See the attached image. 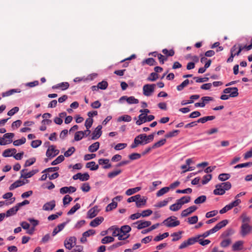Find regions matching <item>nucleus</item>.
Instances as JSON below:
<instances>
[{"label":"nucleus","mask_w":252,"mask_h":252,"mask_svg":"<svg viewBox=\"0 0 252 252\" xmlns=\"http://www.w3.org/2000/svg\"><path fill=\"white\" fill-rule=\"evenodd\" d=\"M165 226L168 227H174L179 225L180 223L177 218L175 216H171L165 219L163 222Z\"/></svg>","instance_id":"1"},{"label":"nucleus","mask_w":252,"mask_h":252,"mask_svg":"<svg viewBox=\"0 0 252 252\" xmlns=\"http://www.w3.org/2000/svg\"><path fill=\"white\" fill-rule=\"evenodd\" d=\"M156 85L146 84L143 87V94L146 96H150L151 94L154 92L155 87Z\"/></svg>","instance_id":"2"},{"label":"nucleus","mask_w":252,"mask_h":252,"mask_svg":"<svg viewBox=\"0 0 252 252\" xmlns=\"http://www.w3.org/2000/svg\"><path fill=\"white\" fill-rule=\"evenodd\" d=\"M59 152V150L55 149V146L51 145L47 149L46 155L49 158H52L58 155Z\"/></svg>","instance_id":"3"},{"label":"nucleus","mask_w":252,"mask_h":252,"mask_svg":"<svg viewBox=\"0 0 252 252\" xmlns=\"http://www.w3.org/2000/svg\"><path fill=\"white\" fill-rule=\"evenodd\" d=\"M223 93L224 94H230V97H236L239 95L238 89L237 87H230L227 88L223 90Z\"/></svg>","instance_id":"4"},{"label":"nucleus","mask_w":252,"mask_h":252,"mask_svg":"<svg viewBox=\"0 0 252 252\" xmlns=\"http://www.w3.org/2000/svg\"><path fill=\"white\" fill-rule=\"evenodd\" d=\"M251 230V226L248 223H244L241 226L240 234L242 237H245L250 233Z\"/></svg>","instance_id":"5"},{"label":"nucleus","mask_w":252,"mask_h":252,"mask_svg":"<svg viewBox=\"0 0 252 252\" xmlns=\"http://www.w3.org/2000/svg\"><path fill=\"white\" fill-rule=\"evenodd\" d=\"M102 128L101 125H98L93 132L92 134L91 139L96 140L98 139L102 134Z\"/></svg>","instance_id":"6"},{"label":"nucleus","mask_w":252,"mask_h":252,"mask_svg":"<svg viewBox=\"0 0 252 252\" xmlns=\"http://www.w3.org/2000/svg\"><path fill=\"white\" fill-rule=\"evenodd\" d=\"M14 136V134L13 133H6L3 135V138H0V145H5L7 144L6 141H4L3 139L4 138H7L9 140L7 141H8V143H10L12 142V138Z\"/></svg>","instance_id":"7"},{"label":"nucleus","mask_w":252,"mask_h":252,"mask_svg":"<svg viewBox=\"0 0 252 252\" xmlns=\"http://www.w3.org/2000/svg\"><path fill=\"white\" fill-rule=\"evenodd\" d=\"M27 169H24L21 171V177H23L25 179L29 178L33 176L36 173L38 172V169L32 170V171L28 172L25 173V171H27Z\"/></svg>","instance_id":"8"},{"label":"nucleus","mask_w":252,"mask_h":252,"mask_svg":"<svg viewBox=\"0 0 252 252\" xmlns=\"http://www.w3.org/2000/svg\"><path fill=\"white\" fill-rule=\"evenodd\" d=\"M197 209L196 206L193 205L186 209L184 210L181 214L182 217H186L190 214L191 213L194 212Z\"/></svg>","instance_id":"9"},{"label":"nucleus","mask_w":252,"mask_h":252,"mask_svg":"<svg viewBox=\"0 0 252 252\" xmlns=\"http://www.w3.org/2000/svg\"><path fill=\"white\" fill-rule=\"evenodd\" d=\"M99 209L97 206H95L93 208L90 209L87 213V216L88 218L92 219L95 217L99 212Z\"/></svg>","instance_id":"10"},{"label":"nucleus","mask_w":252,"mask_h":252,"mask_svg":"<svg viewBox=\"0 0 252 252\" xmlns=\"http://www.w3.org/2000/svg\"><path fill=\"white\" fill-rule=\"evenodd\" d=\"M134 223L138 224L137 226L138 229H141L149 226L151 224V222L150 221L138 220Z\"/></svg>","instance_id":"11"},{"label":"nucleus","mask_w":252,"mask_h":252,"mask_svg":"<svg viewBox=\"0 0 252 252\" xmlns=\"http://www.w3.org/2000/svg\"><path fill=\"white\" fill-rule=\"evenodd\" d=\"M126 100L129 104H137L139 103V100L135 98L134 96L127 97V96H123L120 98V101Z\"/></svg>","instance_id":"12"},{"label":"nucleus","mask_w":252,"mask_h":252,"mask_svg":"<svg viewBox=\"0 0 252 252\" xmlns=\"http://www.w3.org/2000/svg\"><path fill=\"white\" fill-rule=\"evenodd\" d=\"M56 206V201L53 200L50 202H48L43 206V210L45 211L52 210Z\"/></svg>","instance_id":"13"},{"label":"nucleus","mask_w":252,"mask_h":252,"mask_svg":"<svg viewBox=\"0 0 252 252\" xmlns=\"http://www.w3.org/2000/svg\"><path fill=\"white\" fill-rule=\"evenodd\" d=\"M69 87V84L68 82H62L52 86L53 89H57L61 88V90L64 91L67 89Z\"/></svg>","instance_id":"14"},{"label":"nucleus","mask_w":252,"mask_h":252,"mask_svg":"<svg viewBox=\"0 0 252 252\" xmlns=\"http://www.w3.org/2000/svg\"><path fill=\"white\" fill-rule=\"evenodd\" d=\"M216 189L214 190L213 193L215 195H223L225 193V191L220 184L216 185Z\"/></svg>","instance_id":"15"},{"label":"nucleus","mask_w":252,"mask_h":252,"mask_svg":"<svg viewBox=\"0 0 252 252\" xmlns=\"http://www.w3.org/2000/svg\"><path fill=\"white\" fill-rule=\"evenodd\" d=\"M104 220L102 217H98L95 218L94 220H92L90 223V225L92 227H96L99 225Z\"/></svg>","instance_id":"16"},{"label":"nucleus","mask_w":252,"mask_h":252,"mask_svg":"<svg viewBox=\"0 0 252 252\" xmlns=\"http://www.w3.org/2000/svg\"><path fill=\"white\" fill-rule=\"evenodd\" d=\"M142 65H144L145 64H148L150 66H153V65H156L157 64V62L156 61V60L152 58H149L146 59L144 60L142 63Z\"/></svg>","instance_id":"17"},{"label":"nucleus","mask_w":252,"mask_h":252,"mask_svg":"<svg viewBox=\"0 0 252 252\" xmlns=\"http://www.w3.org/2000/svg\"><path fill=\"white\" fill-rule=\"evenodd\" d=\"M21 92L20 89H13L9 90L2 93V97H6L13 94L14 93H19Z\"/></svg>","instance_id":"18"},{"label":"nucleus","mask_w":252,"mask_h":252,"mask_svg":"<svg viewBox=\"0 0 252 252\" xmlns=\"http://www.w3.org/2000/svg\"><path fill=\"white\" fill-rule=\"evenodd\" d=\"M109 160L108 159L100 158L98 160V163L100 165H103L104 169H108L111 167V164L109 163Z\"/></svg>","instance_id":"19"},{"label":"nucleus","mask_w":252,"mask_h":252,"mask_svg":"<svg viewBox=\"0 0 252 252\" xmlns=\"http://www.w3.org/2000/svg\"><path fill=\"white\" fill-rule=\"evenodd\" d=\"M172 199V197H168L163 201H160L156 204L154 206L157 208H161L167 205L168 202Z\"/></svg>","instance_id":"20"},{"label":"nucleus","mask_w":252,"mask_h":252,"mask_svg":"<svg viewBox=\"0 0 252 252\" xmlns=\"http://www.w3.org/2000/svg\"><path fill=\"white\" fill-rule=\"evenodd\" d=\"M243 241H238L236 242L232 246V250L234 251H240L242 249V246L243 245Z\"/></svg>","instance_id":"21"},{"label":"nucleus","mask_w":252,"mask_h":252,"mask_svg":"<svg viewBox=\"0 0 252 252\" xmlns=\"http://www.w3.org/2000/svg\"><path fill=\"white\" fill-rule=\"evenodd\" d=\"M237 49H238V47H237V44H235L231 48L230 56H232L233 58H234L235 56H239L240 55L241 52L242 51V49L240 48L237 50V53H235V51L236 50H237Z\"/></svg>","instance_id":"22"},{"label":"nucleus","mask_w":252,"mask_h":252,"mask_svg":"<svg viewBox=\"0 0 252 252\" xmlns=\"http://www.w3.org/2000/svg\"><path fill=\"white\" fill-rule=\"evenodd\" d=\"M191 199V197L189 196H184L181 198L178 199V202L179 203L180 205L182 207L183 205L186 203H189Z\"/></svg>","instance_id":"23"},{"label":"nucleus","mask_w":252,"mask_h":252,"mask_svg":"<svg viewBox=\"0 0 252 252\" xmlns=\"http://www.w3.org/2000/svg\"><path fill=\"white\" fill-rule=\"evenodd\" d=\"M19 210L18 207L16 205L15 206L10 208L7 210L6 212L5 216L7 217L14 215L16 214L17 212Z\"/></svg>","instance_id":"24"},{"label":"nucleus","mask_w":252,"mask_h":252,"mask_svg":"<svg viewBox=\"0 0 252 252\" xmlns=\"http://www.w3.org/2000/svg\"><path fill=\"white\" fill-rule=\"evenodd\" d=\"M99 143L98 142H96L90 145L88 148V150L91 153L95 152L99 149Z\"/></svg>","instance_id":"25"},{"label":"nucleus","mask_w":252,"mask_h":252,"mask_svg":"<svg viewBox=\"0 0 252 252\" xmlns=\"http://www.w3.org/2000/svg\"><path fill=\"white\" fill-rule=\"evenodd\" d=\"M131 230V227L127 225H123L121 228H119L120 233L126 235L127 233L130 232Z\"/></svg>","instance_id":"26"},{"label":"nucleus","mask_w":252,"mask_h":252,"mask_svg":"<svg viewBox=\"0 0 252 252\" xmlns=\"http://www.w3.org/2000/svg\"><path fill=\"white\" fill-rule=\"evenodd\" d=\"M138 118L139 119L136 122V124L138 126L147 122V115H144L143 114H141L139 115Z\"/></svg>","instance_id":"27"},{"label":"nucleus","mask_w":252,"mask_h":252,"mask_svg":"<svg viewBox=\"0 0 252 252\" xmlns=\"http://www.w3.org/2000/svg\"><path fill=\"white\" fill-rule=\"evenodd\" d=\"M87 168H90L91 170L94 171L96 170L98 168V165L96 164L94 161H91L88 162L86 165Z\"/></svg>","instance_id":"28"},{"label":"nucleus","mask_w":252,"mask_h":252,"mask_svg":"<svg viewBox=\"0 0 252 252\" xmlns=\"http://www.w3.org/2000/svg\"><path fill=\"white\" fill-rule=\"evenodd\" d=\"M170 189V188H168V187H166L162 188L159 190L157 191L156 193V195L157 197H160L163 194H165L166 193L168 192Z\"/></svg>","instance_id":"29"},{"label":"nucleus","mask_w":252,"mask_h":252,"mask_svg":"<svg viewBox=\"0 0 252 252\" xmlns=\"http://www.w3.org/2000/svg\"><path fill=\"white\" fill-rule=\"evenodd\" d=\"M141 189V188L139 187H136L134 188L129 189L126 191V194L128 196L131 195L138 192Z\"/></svg>","instance_id":"30"},{"label":"nucleus","mask_w":252,"mask_h":252,"mask_svg":"<svg viewBox=\"0 0 252 252\" xmlns=\"http://www.w3.org/2000/svg\"><path fill=\"white\" fill-rule=\"evenodd\" d=\"M118 205V203L116 201L112 200V202L109 204L106 207V211L109 212L112 211L113 209H115Z\"/></svg>","instance_id":"31"},{"label":"nucleus","mask_w":252,"mask_h":252,"mask_svg":"<svg viewBox=\"0 0 252 252\" xmlns=\"http://www.w3.org/2000/svg\"><path fill=\"white\" fill-rule=\"evenodd\" d=\"M132 119L130 116L128 115H124L120 116L118 119V122L124 121L129 122L131 121Z\"/></svg>","instance_id":"32"},{"label":"nucleus","mask_w":252,"mask_h":252,"mask_svg":"<svg viewBox=\"0 0 252 252\" xmlns=\"http://www.w3.org/2000/svg\"><path fill=\"white\" fill-rule=\"evenodd\" d=\"M64 160V157L63 155H60L58 157L54 160L51 162L52 165H55L59 163H61Z\"/></svg>","instance_id":"33"},{"label":"nucleus","mask_w":252,"mask_h":252,"mask_svg":"<svg viewBox=\"0 0 252 252\" xmlns=\"http://www.w3.org/2000/svg\"><path fill=\"white\" fill-rule=\"evenodd\" d=\"M81 206L80 204L76 203L73 207H72L70 210L67 213V215H71L73 214L77 210L80 208Z\"/></svg>","instance_id":"34"},{"label":"nucleus","mask_w":252,"mask_h":252,"mask_svg":"<svg viewBox=\"0 0 252 252\" xmlns=\"http://www.w3.org/2000/svg\"><path fill=\"white\" fill-rule=\"evenodd\" d=\"M179 132V130H174L173 131H170L165 135V137L166 138H169L176 136Z\"/></svg>","instance_id":"35"},{"label":"nucleus","mask_w":252,"mask_h":252,"mask_svg":"<svg viewBox=\"0 0 252 252\" xmlns=\"http://www.w3.org/2000/svg\"><path fill=\"white\" fill-rule=\"evenodd\" d=\"M114 238L111 236H105L101 239V242L103 244H108L114 241Z\"/></svg>","instance_id":"36"},{"label":"nucleus","mask_w":252,"mask_h":252,"mask_svg":"<svg viewBox=\"0 0 252 252\" xmlns=\"http://www.w3.org/2000/svg\"><path fill=\"white\" fill-rule=\"evenodd\" d=\"M233 233L234 231L232 228H228L221 234L220 237L222 238H226L233 234Z\"/></svg>","instance_id":"37"},{"label":"nucleus","mask_w":252,"mask_h":252,"mask_svg":"<svg viewBox=\"0 0 252 252\" xmlns=\"http://www.w3.org/2000/svg\"><path fill=\"white\" fill-rule=\"evenodd\" d=\"M169 236L168 232H165L162 234H160L155 237L154 239L155 241L158 242L163 240V239Z\"/></svg>","instance_id":"38"},{"label":"nucleus","mask_w":252,"mask_h":252,"mask_svg":"<svg viewBox=\"0 0 252 252\" xmlns=\"http://www.w3.org/2000/svg\"><path fill=\"white\" fill-rule=\"evenodd\" d=\"M182 231H179L178 232H174L171 234V236L173 237V238L172 239V241L175 242L181 238V234L182 233Z\"/></svg>","instance_id":"39"},{"label":"nucleus","mask_w":252,"mask_h":252,"mask_svg":"<svg viewBox=\"0 0 252 252\" xmlns=\"http://www.w3.org/2000/svg\"><path fill=\"white\" fill-rule=\"evenodd\" d=\"M166 140L165 138L162 139L158 142L155 143L153 146L152 148L156 149L163 146L166 142Z\"/></svg>","instance_id":"40"},{"label":"nucleus","mask_w":252,"mask_h":252,"mask_svg":"<svg viewBox=\"0 0 252 252\" xmlns=\"http://www.w3.org/2000/svg\"><path fill=\"white\" fill-rule=\"evenodd\" d=\"M189 80L186 79L180 85L177 86V89L179 91H181L184 89L189 84Z\"/></svg>","instance_id":"41"},{"label":"nucleus","mask_w":252,"mask_h":252,"mask_svg":"<svg viewBox=\"0 0 252 252\" xmlns=\"http://www.w3.org/2000/svg\"><path fill=\"white\" fill-rule=\"evenodd\" d=\"M122 173V170L120 169H118L117 170L113 171L112 172H109L108 174V177L109 178H113L117 176V175H119L120 173Z\"/></svg>","instance_id":"42"},{"label":"nucleus","mask_w":252,"mask_h":252,"mask_svg":"<svg viewBox=\"0 0 252 252\" xmlns=\"http://www.w3.org/2000/svg\"><path fill=\"white\" fill-rule=\"evenodd\" d=\"M230 177V175L228 173H221L219 175L218 179L221 181H225Z\"/></svg>","instance_id":"43"},{"label":"nucleus","mask_w":252,"mask_h":252,"mask_svg":"<svg viewBox=\"0 0 252 252\" xmlns=\"http://www.w3.org/2000/svg\"><path fill=\"white\" fill-rule=\"evenodd\" d=\"M146 203V199L144 198H141L140 197V199H138L137 201H136V206L137 208H140L142 206H144Z\"/></svg>","instance_id":"44"},{"label":"nucleus","mask_w":252,"mask_h":252,"mask_svg":"<svg viewBox=\"0 0 252 252\" xmlns=\"http://www.w3.org/2000/svg\"><path fill=\"white\" fill-rule=\"evenodd\" d=\"M231 243V240L230 238L225 239L222 240L220 243V245L222 248L227 247Z\"/></svg>","instance_id":"45"},{"label":"nucleus","mask_w":252,"mask_h":252,"mask_svg":"<svg viewBox=\"0 0 252 252\" xmlns=\"http://www.w3.org/2000/svg\"><path fill=\"white\" fill-rule=\"evenodd\" d=\"M206 200V196L205 195H201L196 198L194 201V203L196 204L202 203Z\"/></svg>","instance_id":"46"},{"label":"nucleus","mask_w":252,"mask_h":252,"mask_svg":"<svg viewBox=\"0 0 252 252\" xmlns=\"http://www.w3.org/2000/svg\"><path fill=\"white\" fill-rule=\"evenodd\" d=\"M162 52L163 54L165 55L166 57H172L175 54V52L173 49L168 50L167 49H163L162 50Z\"/></svg>","instance_id":"47"},{"label":"nucleus","mask_w":252,"mask_h":252,"mask_svg":"<svg viewBox=\"0 0 252 252\" xmlns=\"http://www.w3.org/2000/svg\"><path fill=\"white\" fill-rule=\"evenodd\" d=\"M181 208V206L180 205L179 203L178 202V200H177V202L175 204H172L170 206V210L172 211H177Z\"/></svg>","instance_id":"48"},{"label":"nucleus","mask_w":252,"mask_h":252,"mask_svg":"<svg viewBox=\"0 0 252 252\" xmlns=\"http://www.w3.org/2000/svg\"><path fill=\"white\" fill-rule=\"evenodd\" d=\"M158 78V75L156 72L151 73L147 78V80L149 81H155Z\"/></svg>","instance_id":"49"},{"label":"nucleus","mask_w":252,"mask_h":252,"mask_svg":"<svg viewBox=\"0 0 252 252\" xmlns=\"http://www.w3.org/2000/svg\"><path fill=\"white\" fill-rule=\"evenodd\" d=\"M26 141V139L25 137H22L20 139L16 140L13 141V144L15 146L24 144Z\"/></svg>","instance_id":"50"},{"label":"nucleus","mask_w":252,"mask_h":252,"mask_svg":"<svg viewBox=\"0 0 252 252\" xmlns=\"http://www.w3.org/2000/svg\"><path fill=\"white\" fill-rule=\"evenodd\" d=\"M108 85V84L107 81H102L98 83L97 88H99L101 90H105L107 88Z\"/></svg>","instance_id":"51"},{"label":"nucleus","mask_w":252,"mask_h":252,"mask_svg":"<svg viewBox=\"0 0 252 252\" xmlns=\"http://www.w3.org/2000/svg\"><path fill=\"white\" fill-rule=\"evenodd\" d=\"M212 178V176L211 174H206L204 175L202 180V184L203 185L207 184L211 180Z\"/></svg>","instance_id":"52"},{"label":"nucleus","mask_w":252,"mask_h":252,"mask_svg":"<svg viewBox=\"0 0 252 252\" xmlns=\"http://www.w3.org/2000/svg\"><path fill=\"white\" fill-rule=\"evenodd\" d=\"M199 238L200 236L189 238L187 241V243L189 245V246L193 245L195 243L198 242V238Z\"/></svg>","instance_id":"53"},{"label":"nucleus","mask_w":252,"mask_h":252,"mask_svg":"<svg viewBox=\"0 0 252 252\" xmlns=\"http://www.w3.org/2000/svg\"><path fill=\"white\" fill-rule=\"evenodd\" d=\"M83 137L84 135L82 131H78L76 132L74 135V140L78 141L81 140Z\"/></svg>","instance_id":"54"},{"label":"nucleus","mask_w":252,"mask_h":252,"mask_svg":"<svg viewBox=\"0 0 252 252\" xmlns=\"http://www.w3.org/2000/svg\"><path fill=\"white\" fill-rule=\"evenodd\" d=\"M93 122L94 121L92 118H88L86 119L85 123V126L86 129H90L91 127L93 124Z\"/></svg>","instance_id":"55"},{"label":"nucleus","mask_w":252,"mask_h":252,"mask_svg":"<svg viewBox=\"0 0 252 252\" xmlns=\"http://www.w3.org/2000/svg\"><path fill=\"white\" fill-rule=\"evenodd\" d=\"M64 245L66 249L69 250H71L74 247L73 243L69 241V238H68V239H66L64 241Z\"/></svg>","instance_id":"56"},{"label":"nucleus","mask_w":252,"mask_h":252,"mask_svg":"<svg viewBox=\"0 0 252 252\" xmlns=\"http://www.w3.org/2000/svg\"><path fill=\"white\" fill-rule=\"evenodd\" d=\"M75 151V149L74 147H71L69 148L64 153V157H69L72 154H73Z\"/></svg>","instance_id":"57"},{"label":"nucleus","mask_w":252,"mask_h":252,"mask_svg":"<svg viewBox=\"0 0 252 252\" xmlns=\"http://www.w3.org/2000/svg\"><path fill=\"white\" fill-rule=\"evenodd\" d=\"M81 189L84 192H88L91 189V187L88 183H85L82 184Z\"/></svg>","instance_id":"58"},{"label":"nucleus","mask_w":252,"mask_h":252,"mask_svg":"<svg viewBox=\"0 0 252 252\" xmlns=\"http://www.w3.org/2000/svg\"><path fill=\"white\" fill-rule=\"evenodd\" d=\"M228 220H224L217 223L216 225L220 230L222 227L225 226L228 224Z\"/></svg>","instance_id":"59"},{"label":"nucleus","mask_w":252,"mask_h":252,"mask_svg":"<svg viewBox=\"0 0 252 252\" xmlns=\"http://www.w3.org/2000/svg\"><path fill=\"white\" fill-rule=\"evenodd\" d=\"M128 157L130 160H133L139 159L141 157V155L138 153H134L129 155Z\"/></svg>","instance_id":"60"},{"label":"nucleus","mask_w":252,"mask_h":252,"mask_svg":"<svg viewBox=\"0 0 252 252\" xmlns=\"http://www.w3.org/2000/svg\"><path fill=\"white\" fill-rule=\"evenodd\" d=\"M125 244V242H119L115 243L113 245H112V246H110L108 249L109 251H112L120 246H121L124 245Z\"/></svg>","instance_id":"61"},{"label":"nucleus","mask_w":252,"mask_h":252,"mask_svg":"<svg viewBox=\"0 0 252 252\" xmlns=\"http://www.w3.org/2000/svg\"><path fill=\"white\" fill-rule=\"evenodd\" d=\"M72 198L69 195H65L63 198V203L64 205L69 204L72 200Z\"/></svg>","instance_id":"62"},{"label":"nucleus","mask_w":252,"mask_h":252,"mask_svg":"<svg viewBox=\"0 0 252 252\" xmlns=\"http://www.w3.org/2000/svg\"><path fill=\"white\" fill-rule=\"evenodd\" d=\"M188 222L190 224H193L196 223L198 221V217L197 216H194L188 219Z\"/></svg>","instance_id":"63"},{"label":"nucleus","mask_w":252,"mask_h":252,"mask_svg":"<svg viewBox=\"0 0 252 252\" xmlns=\"http://www.w3.org/2000/svg\"><path fill=\"white\" fill-rule=\"evenodd\" d=\"M42 144V141L40 140H33L31 143V146L32 148H36L39 147Z\"/></svg>","instance_id":"64"}]
</instances>
